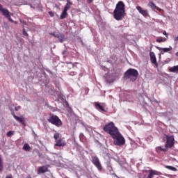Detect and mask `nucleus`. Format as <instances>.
<instances>
[{"label": "nucleus", "instance_id": "f257e3e1", "mask_svg": "<svg viewBox=\"0 0 178 178\" xmlns=\"http://www.w3.org/2000/svg\"><path fill=\"white\" fill-rule=\"evenodd\" d=\"M126 5L122 1L118 2L113 11L114 19L120 21L126 16Z\"/></svg>", "mask_w": 178, "mask_h": 178}, {"label": "nucleus", "instance_id": "f03ea898", "mask_svg": "<svg viewBox=\"0 0 178 178\" xmlns=\"http://www.w3.org/2000/svg\"><path fill=\"white\" fill-rule=\"evenodd\" d=\"M138 77V71L136 69L129 68L124 74V80H129L130 81H136Z\"/></svg>", "mask_w": 178, "mask_h": 178}, {"label": "nucleus", "instance_id": "7ed1b4c3", "mask_svg": "<svg viewBox=\"0 0 178 178\" xmlns=\"http://www.w3.org/2000/svg\"><path fill=\"white\" fill-rule=\"evenodd\" d=\"M111 137L113 139L114 145L120 147L121 145H124L126 144V139H124V137H123L119 131Z\"/></svg>", "mask_w": 178, "mask_h": 178}, {"label": "nucleus", "instance_id": "20e7f679", "mask_svg": "<svg viewBox=\"0 0 178 178\" xmlns=\"http://www.w3.org/2000/svg\"><path fill=\"white\" fill-rule=\"evenodd\" d=\"M104 131H106V133H108V134H110V136L112 137V136L115 135L119 131V129L115 126V123L111 122L104 127Z\"/></svg>", "mask_w": 178, "mask_h": 178}, {"label": "nucleus", "instance_id": "39448f33", "mask_svg": "<svg viewBox=\"0 0 178 178\" xmlns=\"http://www.w3.org/2000/svg\"><path fill=\"white\" fill-rule=\"evenodd\" d=\"M54 138L55 140V147H66V140H65L64 138L60 137V134L59 133H56L54 135Z\"/></svg>", "mask_w": 178, "mask_h": 178}, {"label": "nucleus", "instance_id": "423d86ee", "mask_svg": "<svg viewBox=\"0 0 178 178\" xmlns=\"http://www.w3.org/2000/svg\"><path fill=\"white\" fill-rule=\"evenodd\" d=\"M48 122L51 123V124L56 126V127H60V126H62V120H60L59 117L57 115H50V118L48 119Z\"/></svg>", "mask_w": 178, "mask_h": 178}, {"label": "nucleus", "instance_id": "0eeeda50", "mask_svg": "<svg viewBox=\"0 0 178 178\" xmlns=\"http://www.w3.org/2000/svg\"><path fill=\"white\" fill-rule=\"evenodd\" d=\"M0 13H1L3 16H5V17H6V19H8V20H9V22L11 23L14 22L13 19H12V17H10V15L13 14L10 13L8 9L3 8L2 4H0Z\"/></svg>", "mask_w": 178, "mask_h": 178}, {"label": "nucleus", "instance_id": "6e6552de", "mask_svg": "<svg viewBox=\"0 0 178 178\" xmlns=\"http://www.w3.org/2000/svg\"><path fill=\"white\" fill-rule=\"evenodd\" d=\"M92 163H93V165L96 166L98 170L99 171L102 170V165H101V162H99V159H98V157L97 156L92 157Z\"/></svg>", "mask_w": 178, "mask_h": 178}, {"label": "nucleus", "instance_id": "1a4fd4ad", "mask_svg": "<svg viewBox=\"0 0 178 178\" xmlns=\"http://www.w3.org/2000/svg\"><path fill=\"white\" fill-rule=\"evenodd\" d=\"M175 138L173 136H167V140L165 144V148H172L173 145H175Z\"/></svg>", "mask_w": 178, "mask_h": 178}, {"label": "nucleus", "instance_id": "9d476101", "mask_svg": "<svg viewBox=\"0 0 178 178\" xmlns=\"http://www.w3.org/2000/svg\"><path fill=\"white\" fill-rule=\"evenodd\" d=\"M137 10L140 13V15H143L145 17H147L148 16V10H143V8L141 6H136Z\"/></svg>", "mask_w": 178, "mask_h": 178}, {"label": "nucleus", "instance_id": "9b49d317", "mask_svg": "<svg viewBox=\"0 0 178 178\" xmlns=\"http://www.w3.org/2000/svg\"><path fill=\"white\" fill-rule=\"evenodd\" d=\"M150 60L153 65L158 66V63L156 62V57L155 56V54L154 52H150Z\"/></svg>", "mask_w": 178, "mask_h": 178}, {"label": "nucleus", "instance_id": "f8f14e48", "mask_svg": "<svg viewBox=\"0 0 178 178\" xmlns=\"http://www.w3.org/2000/svg\"><path fill=\"white\" fill-rule=\"evenodd\" d=\"M48 172V167L47 166H41L38 168V175H41L42 173H47Z\"/></svg>", "mask_w": 178, "mask_h": 178}, {"label": "nucleus", "instance_id": "ddd939ff", "mask_svg": "<svg viewBox=\"0 0 178 178\" xmlns=\"http://www.w3.org/2000/svg\"><path fill=\"white\" fill-rule=\"evenodd\" d=\"M159 51H161V55H163L164 53L169 52V51H172V48L170 46L169 48H162L159 47H156Z\"/></svg>", "mask_w": 178, "mask_h": 178}, {"label": "nucleus", "instance_id": "4468645a", "mask_svg": "<svg viewBox=\"0 0 178 178\" xmlns=\"http://www.w3.org/2000/svg\"><path fill=\"white\" fill-rule=\"evenodd\" d=\"M95 108L97 111H102V112H106V111L105 110V108H104V106H102L101 104H99V102L95 103Z\"/></svg>", "mask_w": 178, "mask_h": 178}, {"label": "nucleus", "instance_id": "2eb2a0df", "mask_svg": "<svg viewBox=\"0 0 178 178\" xmlns=\"http://www.w3.org/2000/svg\"><path fill=\"white\" fill-rule=\"evenodd\" d=\"M13 116L14 119H15V120H17V122H19L22 124H25L24 118L17 117V115H15V113H13Z\"/></svg>", "mask_w": 178, "mask_h": 178}, {"label": "nucleus", "instance_id": "dca6fc26", "mask_svg": "<svg viewBox=\"0 0 178 178\" xmlns=\"http://www.w3.org/2000/svg\"><path fill=\"white\" fill-rule=\"evenodd\" d=\"M72 3L70 2V0H67V3L65 6L64 7V10H69L70 9V6H72Z\"/></svg>", "mask_w": 178, "mask_h": 178}, {"label": "nucleus", "instance_id": "f3484780", "mask_svg": "<svg viewBox=\"0 0 178 178\" xmlns=\"http://www.w3.org/2000/svg\"><path fill=\"white\" fill-rule=\"evenodd\" d=\"M166 152V149L165 148H163L161 146H158L156 147V152H157L158 154H159L160 152Z\"/></svg>", "mask_w": 178, "mask_h": 178}, {"label": "nucleus", "instance_id": "a211bd4d", "mask_svg": "<svg viewBox=\"0 0 178 178\" xmlns=\"http://www.w3.org/2000/svg\"><path fill=\"white\" fill-rule=\"evenodd\" d=\"M56 38L59 40L60 42H63V40H65V35L57 34V35H56Z\"/></svg>", "mask_w": 178, "mask_h": 178}, {"label": "nucleus", "instance_id": "6ab92c4d", "mask_svg": "<svg viewBox=\"0 0 178 178\" xmlns=\"http://www.w3.org/2000/svg\"><path fill=\"white\" fill-rule=\"evenodd\" d=\"M24 151L29 152L31 149V147H30V145L29 143H25L23 146Z\"/></svg>", "mask_w": 178, "mask_h": 178}, {"label": "nucleus", "instance_id": "aec40b11", "mask_svg": "<svg viewBox=\"0 0 178 178\" xmlns=\"http://www.w3.org/2000/svg\"><path fill=\"white\" fill-rule=\"evenodd\" d=\"M67 16V11L66 10H63V11L60 17V19H66Z\"/></svg>", "mask_w": 178, "mask_h": 178}, {"label": "nucleus", "instance_id": "412c9836", "mask_svg": "<svg viewBox=\"0 0 178 178\" xmlns=\"http://www.w3.org/2000/svg\"><path fill=\"white\" fill-rule=\"evenodd\" d=\"M169 71L172 73H177L178 72V65L174 66L173 67H171L169 69Z\"/></svg>", "mask_w": 178, "mask_h": 178}, {"label": "nucleus", "instance_id": "4be33fe9", "mask_svg": "<svg viewBox=\"0 0 178 178\" xmlns=\"http://www.w3.org/2000/svg\"><path fill=\"white\" fill-rule=\"evenodd\" d=\"M165 168L169 170H172V172H177V168L171 165H165Z\"/></svg>", "mask_w": 178, "mask_h": 178}, {"label": "nucleus", "instance_id": "5701e85b", "mask_svg": "<svg viewBox=\"0 0 178 178\" xmlns=\"http://www.w3.org/2000/svg\"><path fill=\"white\" fill-rule=\"evenodd\" d=\"M148 6L151 8V9H156V6L155 5V3H154V1H150L148 3Z\"/></svg>", "mask_w": 178, "mask_h": 178}, {"label": "nucleus", "instance_id": "b1692460", "mask_svg": "<svg viewBox=\"0 0 178 178\" xmlns=\"http://www.w3.org/2000/svg\"><path fill=\"white\" fill-rule=\"evenodd\" d=\"M154 175H155V171H154L152 170H149V175L147 176V178H152V177H154Z\"/></svg>", "mask_w": 178, "mask_h": 178}, {"label": "nucleus", "instance_id": "393cba45", "mask_svg": "<svg viewBox=\"0 0 178 178\" xmlns=\"http://www.w3.org/2000/svg\"><path fill=\"white\" fill-rule=\"evenodd\" d=\"M3 170V163L2 161V158L0 156V172H2Z\"/></svg>", "mask_w": 178, "mask_h": 178}, {"label": "nucleus", "instance_id": "a878e982", "mask_svg": "<svg viewBox=\"0 0 178 178\" xmlns=\"http://www.w3.org/2000/svg\"><path fill=\"white\" fill-rule=\"evenodd\" d=\"M156 42H164V41H166V40H163V38L159 37L156 40Z\"/></svg>", "mask_w": 178, "mask_h": 178}, {"label": "nucleus", "instance_id": "bb28decb", "mask_svg": "<svg viewBox=\"0 0 178 178\" xmlns=\"http://www.w3.org/2000/svg\"><path fill=\"white\" fill-rule=\"evenodd\" d=\"M15 134V131H9L7 132V137H12Z\"/></svg>", "mask_w": 178, "mask_h": 178}, {"label": "nucleus", "instance_id": "cd10ccee", "mask_svg": "<svg viewBox=\"0 0 178 178\" xmlns=\"http://www.w3.org/2000/svg\"><path fill=\"white\" fill-rule=\"evenodd\" d=\"M79 138L81 141H84V140H86V136H84V134H80Z\"/></svg>", "mask_w": 178, "mask_h": 178}, {"label": "nucleus", "instance_id": "c85d7f7f", "mask_svg": "<svg viewBox=\"0 0 178 178\" xmlns=\"http://www.w3.org/2000/svg\"><path fill=\"white\" fill-rule=\"evenodd\" d=\"M23 34L25 35V37H29V33H27V32H26L25 29H23Z\"/></svg>", "mask_w": 178, "mask_h": 178}, {"label": "nucleus", "instance_id": "c756f323", "mask_svg": "<svg viewBox=\"0 0 178 178\" xmlns=\"http://www.w3.org/2000/svg\"><path fill=\"white\" fill-rule=\"evenodd\" d=\"M49 15L51 16V17H54V12H52V11H49Z\"/></svg>", "mask_w": 178, "mask_h": 178}, {"label": "nucleus", "instance_id": "7c9ffc66", "mask_svg": "<svg viewBox=\"0 0 178 178\" xmlns=\"http://www.w3.org/2000/svg\"><path fill=\"white\" fill-rule=\"evenodd\" d=\"M163 35H165V37L168 38V34L165 31H163Z\"/></svg>", "mask_w": 178, "mask_h": 178}, {"label": "nucleus", "instance_id": "2f4dec72", "mask_svg": "<svg viewBox=\"0 0 178 178\" xmlns=\"http://www.w3.org/2000/svg\"><path fill=\"white\" fill-rule=\"evenodd\" d=\"M174 41H175V42H178V35L175 38Z\"/></svg>", "mask_w": 178, "mask_h": 178}, {"label": "nucleus", "instance_id": "473e14b6", "mask_svg": "<svg viewBox=\"0 0 178 178\" xmlns=\"http://www.w3.org/2000/svg\"><path fill=\"white\" fill-rule=\"evenodd\" d=\"M50 35H53V37H56V35H58V34H55L54 33H51Z\"/></svg>", "mask_w": 178, "mask_h": 178}, {"label": "nucleus", "instance_id": "72a5a7b5", "mask_svg": "<svg viewBox=\"0 0 178 178\" xmlns=\"http://www.w3.org/2000/svg\"><path fill=\"white\" fill-rule=\"evenodd\" d=\"M94 0H87L88 3H92Z\"/></svg>", "mask_w": 178, "mask_h": 178}, {"label": "nucleus", "instance_id": "f704fd0d", "mask_svg": "<svg viewBox=\"0 0 178 178\" xmlns=\"http://www.w3.org/2000/svg\"><path fill=\"white\" fill-rule=\"evenodd\" d=\"M15 111H19L20 109V106H17L15 108Z\"/></svg>", "mask_w": 178, "mask_h": 178}, {"label": "nucleus", "instance_id": "c9c22d12", "mask_svg": "<svg viewBox=\"0 0 178 178\" xmlns=\"http://www.w3.org/2000/svg\"><path fill=\"white\" fill-rule=\"evenodd\" d=\"M6 178H13V177H12V175H8V176H6Z\"/></svg>", "mask_w": 178, "mask_h": 178}, {"label": "nucleus", "instance_id": "e433bc0d", "mask_svg": "<svg viewBox=\"0 0 178 178\" xmlns=\"http://www.w3.org/2000/svg\"><path fill=\"white\" fill-rule=\"evenodd\" d=\"M175 55L178 57V51L175 54Z\"/></svg>", "mask_w": 178, "mask_h": 178}, {"label": "nucleus", "instance_id": "4c0bfd02", "mask_svg": "<svg viewBox=\"0 0 178 178\" xmlns=\"http://www.w3.org/2000/svg\"><path fill=\"white\" fill-rule=\"evenodd\" d=\"M27 178H31V177H28Z\"/></svg>", "mask_w": 178, "mask_h": 178}, {"label": "nucleus", "instance_id": "58836bf2", "mask_svg": "<svg viewBox=\"0 0 178 178\" xmlns=\"http://www.w3.org/2000/svg\"><path fill=\"white\" fill-rule=\"evenodd\" d=\"M15 23L16 24V23H17V22H15Z\"/></svg>", "mask_w": 178, "mask_h": 178}]
</instances>
